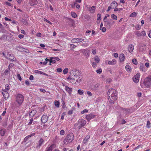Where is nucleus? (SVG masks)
Wrapping results in <instances>:
<instances>
[{"mask_svg": "<svg viewBox=\"0 0 151 151\" xmlns=\"http://www.w3.org/2000/svg\"><path fill=\"white\" fill-rule=\"evenodd\" d=\"M108 95L109 102L111 104H114L117 99L116 91L113 88L110 89L108 90Z\"/></svg>", "mask_w": 151, "mask_h": 151, "instance_id": "nucleus-1", "label": "nucleus"}, {"mask_svg": "<svg viewBox=\"0 0 151 151\" xmlns=\"http://www.w3.org/2000/svg\"><path fill=\"white\" fill-rule=\"evenodd\" d=\"M140 85L142 88H144L145 87H149L151 85V76L146 77L144 80L143 83L140 82Z\"/></svg>", "mask_w": 151, "mask_h": 151, "instance_id": "nucleus-2", "label": "nucleus"}, {"mask_svg": "<svg viewBox=\"0 0 151 151\" xmlns=\"http://www.w3.org/2000/svg\"><path fill=\"white\" fill-rule=\"evenodd\" d=\"M74 139V136L72 133L68 134L64 140L63 142L65 145H68L71 143Z\"/></svg>", "mask_w": 151, "mask_h": 151, "instance_id": "nucleus-3", "label": "nucleus"}, {"mask_svg": "<svg viewBox=\"0 0 151 151\" xmlns=\"http://www.w3.org/2000/svg\"><path fill=\"white\" fill-rule=\"evenodd\" d=\"M24 97L21 94L18 93L16 96V102L19 105H21L24 101Z\"/></svg>", "mask_w": 151, "mask_h": 151, "instance_id": "nucleus-4", "label": "nucleus"}, {"mask_svg": "<svg viewBox=\"0 0 151 151\" xmlns=\"http://www.w3.org/2000/svg\"><path fill=\"white\" fill-rule=\"evenodd\" d=\"M119 110L124 112L126 115L127 114H130L133 112V111H132V109L131 108H126L120 107L119 108Z\"/></svg>", "mask_w": 151, "mask_h": 151, "instance_id": "nucleus-5", "label": "nucleus"}, {"mask_svg": "<svg viewBox=\"0 0 151 151\" xmlns=\"http://www.w3.org/2000/svg\"><path fill=\"white\" fill-rule=\"evenodd\" d=\"M78 122L79 124L78 128V129H80L82 127H83L86 124V122L83 119H80L78 121Z\"/></svg>", "mask_w": 151, "mask_h": 151, "instance_id": "nucleus-6", "label": "nucleus"}, {"mask_svg": "<svg viewBox=\"0 0 151 151\" xmlns=\"http://www.w3.org/2000/svg\"><path fill=\"white\" fill-rule=\"evenodd\" d=\"M73 78H74L76 81V83H79L81 81L82 77L80 75L78 74L77 75H73Z\"/></svg>", "mask_w": 151, "mask_h": 151, "instance_id": "nucleus-7", "label": "nucleus"}, {"mask_svg": "<svg viewBox=\"0 0 151 151\" xmlns=\"http://www.w3.org/2000/svg\"><path fill=\"white\" fill-rule=\"evenodd\" d=\"M81 51L83 55L86 56V58H88L89 56L90 50L88 48L82 50Z\"/></svg>", "mask_w": 151, "mask_h": 151, "instance_id": "nucleus-8", "label": "nucleus"}, {"mask_svg": "<svg viewBox=\"0 0 151 151\" xmlns=\"http://www.w3.org/2000/svg\"><path fill=\"white\" fill-rule=\"evenodd\" d=\"M95 116L96 115L93 114L91 113L86 115V119L87 120V121L89 122L91 119L94 118Z\"/></svg>", "mask_w": 151, "mask_h": 151, "instance_id": "nucleus-9", "label": "nucleus"}, {"mask_svg": "<svg viewBox=\"0 0 151 151\" xmlns=\"http://www.w3.org/2000/svg\"><path fill=\"white\" fill-rule=\"evenodd\" d=\"M84 39L83 38H74L72 39L71 42L73 43L80 42L83 41Z\"/></svg>", "mask_w": 151, "mask_h": 151, "instance_id": "nucleus-10", "label": "nucleus"}, {"mask_svg": "<svg viewBox=\"0 0 151 151\" xmlns=\"http://www.w3.org/2000/svg\"><path fill=\"white\" fill-rule=\"evenodd\" d=\"M139 77L140 75L139 74H136L133 78V81L136 83H138L139 80Z\"/></svg>", "mask_w": 151, "mask_h": 151, "instance_id": "nucleus-11", "label": "nucleus"}, {"mask_svg": "<svg viewBox=\"0 0 151 151\" xmlns=\"http://www.w3.org/2000/svg\"><path fill=\"white\" fill-rule=\"evenodd\" d=\"M139 51L143 52L145 50L146 46L143 44H139Z\"/></svg>", "mask_w": 151, "mask_h": 151, "instance_id": "nucleus-12", "label": "nucleus"}, {"mask_svg": "<svg viewBox=\"0 0 151 151\" xmlns=\"http://www.w3.org/2000/svg\"><path fill=\"white\" fill-rule=\"evenodd\" d=\"M48 120V117L46 115H43L41 118L42 122L45 124L46 123Z\"/></svg>", "mask_w": 151, "mask_h": 151, "instance_id": "nucleus-13", "label": "nucleus"}, {"mask_svg": "<svg viewBox=\"0 0 151 151\" xmlns=\"http://www.w3.org/2000/svg\"><path fill=\"white\" fill-rule=\"evenodd\" d=\"M44 142V140L42 138H41L38 143L37 145L36 148L38 149L39 148L43 143Z\"/></svg>", "mask_w": 151, "mask_h": 151, "instance_id": "nucleus-14", "label": "nucleus"}, {"mask_svg": "<svg viewBox=\"0 0 151 151\" xmlns=\"http://www.w3.org/2000/svg\"><path fill=\"white\" fill-rule=\"evenodd\" d=\"M2 92V94L5 99H8L9 97V93L7 92V91H4Z\"/></svg>", "mask_w": 151, "mask_h": 151, "instance_id": "nucleus-15", "label": "nucleus"}, {"mask_svg": "<svg viewBox=\"0 0 151 151\" xmlns=\"http://www.w3.org/2000/svg\"><path fill=\"white\" fill-rule=\"evenodd\" d=\"M112 21V20L110 19L109 20H108L107 22H106V23H104V26L108 28H110L111 25V22Z\"/></svg>", "mask_w": 151, "mask_h": 151, "instance_id": "nucleus-16", "label": "nucleus"}, {"mask_svg": "<svg viewBox=\"0 0 151 151\" xmlns=\"http://www.w3.org/2000/svg\"><path fill=\"white\" fill-rule=\"evenodd\" d=\"M65 90L67 92L69 95H70L72 92V88L69 87L67 86H65Z\"/></svg>", "mask_w": 151, "mask_h": 151, "instance_id": "nucleus-17", "label": "nucleus"}, {"mask_svg": "<svg viewBox=\"0 0 151 151\" xmlns=\"http://www.w3.org/2000/svg\"><path fill=\"white\" fill-rule=\"evenodd\" d=\"M90 138V136L89 135H86V136L85 137L84 139L83 140V144H86L88 142V139Z\"/></svg>", "mask_w": 151, "mask_h": 151, "instance_id": "nucleus-18", "label": "nucleus"}, {"mask_svg": "<svg viewBox=\"0 0 151 151\" xmlns=\"http://www.w3.org/2000/svg\"><path fill=\"white\" fill-rule=\"evenodd\" d=\"M29 3L31 6L36 5L37 3V0H29Z\"/></svg>", "mask_w": 151, "mask_h": 151, "instance_id": "nucleus-19", "label": "nucleus"}, {"mask_svg": "<svg viewBox=\"0 0 151 151\" xmlns=\"http://www.w3.org/2000/svg\"><path fill=\"white\" fill-rule=\"evenodd\" d=\"M37 111L35 110L31 111L29 113V116L30 117H32L36 113Z\"/></svg>", "mask_w": 151, "mask_h": 151, "instance_id": "nucleus-20", "label": "nucleus"}, {"mask_svg": "<svg viewBox=\"0 0 151 151\" xmlns=\"http://www.w3.org/2000/svg\"><path fill=\"white\" fill-rule=\"evenodd\" d=\"M139 69L140 71L142 72H145L146 71L145 68H144V64L142 63H141L139 65Z\"/></svg>", "mask_w": 151, "mask_h": 151, "instance_id": "nucleus-21", "label": "nucleus"}, {"mask_svg": "<svg viewBox=\"0 0 151 151\" xmlns=\"http://www.w3.org/2000/svg\"><path fill=\"white\" fill-rule=\"evenodd\" d=\"M134 49V46L132 45L131 44L129 45L128 47V50L129 51L130 53L133 51Z\"/></svg>", "mask_w": 151, "mask_h": 151, "instance_id": "nucleus-22", "label": "nucleus"}, {"mask_svg": "<svg viewBox=\"0 0 151 151\" xmlns=\"http://www.w3.org/2000/svg\"><path fill=\"white\" fill-rule=\"evenodd\" d=\"M111 6L112 7V9H114L118 5L117 3L115 1H113L111 4Z\"/></svg>", "mask_w": 151, "mask_h": 151, "instance_id": "nucleus-23", "label": "nucleus"}, {"mask_svg": "<svg viewBox=\"0 0 151 151\" xmlns=\"http://www.w3.org/2000/svg\"><path fill=\"white\" fill-rule=\"evenodd\" d=\"M124 55L123 54H121L119 55V59L121 62L123 61L124 59Z\"/></svg>", "mask_w": 151, "mask_h": 151, "instance_id": "nucleus-24", "label": "nucleus"}, {"mask_svg": "<svg viewBox=\"0 0 151 151\" xmlns=\"http://www.w3.org/2000/svg\"><path fill=\"white\" fill-rule=\"evenodd\" d=\"M53 145H52L49 147H47L45 151H52Z\"/></svg>", "mask_w": 151, "mask_h": 151, "instance_id": "nucleus-25", "label": "nucleus"}, {"mask_svg": "<svg viewBox=\"0 0 151 151\" xmlns=\"http://www.w3.org/2000/svg\"><path fill=\"white\" fill-rule=\"evenodd\" d=\"M6 132V129H1L0 130V134L1 136H4L5 133Z\"/></svg>", "mask_w": 151, "mask_h": 151, "instance_id": "nucleus-26", "label": "nucleus"}, {"mask_svg": "<svg viewBox=\"0 0 151 151\" xmlns=\"http://www.w3.org/2000/svg\"><path fill=\"white\" fill-rule=\"evenodd\" d=\"M125 69L128 72H130L131 70V68L130 66L128 65H127L125 66Z\"/></svg>", "mask_w": 151, "mask_h": 151, "instance_id": "nucleus-27", "label": "nucleus"}, {"mask_svg": "<svg viewBox=\"0 0 151 151\" xmlns=\"http://www.w3.org/2000/svg\"><path fill=\"white\" fill-rule=\"evenodd\" d=\"M116 63V61L115 59H113L112 61H110L108 62L109 65H114Z\"/></svg>", "mask_w": 151, "mask_h": 151, "instance_id": "nucleus-28", "label": "nucleus"}, {"mask_svg": "<svg viewBox=\"0 0 151 151\" xmlns=\"http://www.w3.org/2000/svg\"><path fill=\"white\" fill-rule=\"evenodd\" d=\"M10 87L8 84H7L5 85V89H3V91H8L9 90Z\"/></svg>", "mask_w": 151, "mask_h": 151, "instance_id": "nucleus-29", "label": "nucleus"}, {"mask_svg": "<svg viewBox=\"0 0 151 151\" xmlns=\"http://www.w3.org/2000/svg\"><path fill=\"white\" fill-rule=\"evenodd\" d=\"M89 10L91 13H93L95 10V6H93L92 7L89 8Z\"/></svg>", "mask_w": 151, "mask_h": 151, "instance_id": "nucleus-30", "label": "nucleus"}, {"mask_svg": "<svg viewBox=\"0 0 151 151\" xmlns=\"http://www.w3.org/2000/svg\"><path fill=\"white\" fill-rule=\"evenodd\" d=\"M11 56V57H10L8 58V59H9L11 61H15L17 60L16 58L13 55H12Z\"/></svg>", "mask_w": 151, "mask_h": 151, "instance_id": "nucleus-31", "label": "nucleus"}, {"mask_svg": "<svg viewBox=\"0 0 151 151\" xmlns=\"http://www.w3.org/2000/svg\"><path fill=\"white\" fill-rule=\"evenodd\" d=\"M10 71L7 69H6L3 73L4 75L6 76L9 73Z\"/></svg>", "mask_w": 151, "mask_h": 151, "instance_id": "nucleus-32", "label": "nucleus"}, {"mask_svg": "<svg viewBox=\"0 0 151 151\" xmlns=\"http://www.w3.org/2000/svg\"><path fill=\"white\" fill-rule=\"evenodd\" d=\"M55 105L57 107H59L60 105V102L58 101H55Z\"/></svg>", "mask_w": 151, "mask_h": 151, "instance_id": "nucleus-33", "label": "nucleus"}, {"mask_svg": "<svg viewBox=\"0 0 151 151\" xmlns=\"http://www.w3.org/2000/svg\"><path fill=\"white\" fill-rule=\"evenodd\" d=\"M78 92L79 94L80 95H83V91L81 89H79L78 91Z\"/></svg>", "mask_w": 151, "mask_h": 151, "instance_id": "nucleus-34", "label": "nucleus"}, {"mask_svg": "<svg viewBox=\"0 0 151 151\" xmlns=\"http://www.w3.org/2000/svg\"><path fill=\"white\" fill-rule=\"evenodd\" d=\"M71 14L72 17L73 18H75L77 17V14H76L74 12H71Z\"/></svg>", "mask_w": 151, "mask_h": 151, "instance_id": "nucleus-35", "label": "nucleus"}, {"mask_svg": "<svg viewBox=\"0 0 151 151\" xmlns=\"http://www.w3.org/2000/svg\"><path fill=\"white\" fill-rule=\"evenodd\" d=\"M111 17L112 19H114L115 20H117V17L114 14H112L111 15Z\"/></svg>", "mask_w": 151, "mask_h": 151, "instance_id": "nucleus-36", "label": "nucleus"}, {"mask_svg": "<svg viewBox=\"0 0 151 151\" xmlns=\"http://www.w3.org/2000/svg\"><path fill=\"white\" fill-rule=\"evenodd\" d=\"M34 72L35 73H36L40 74L42 75H43L44 73V72H43L42 71H41L37 70H34Z\"/></svg>", "mask_w": 151, "mask_h": 151, "instance_id": "nucleus-37", "label": "nucleus"}, {"mask_svg": "<svg viewBox=\"0 0 151 151\" xmlns=\"http://www.w3.org/2000/svg\"><path fill=\"white\" fill-rule=\"evenodd\" d=\"M94 60L97 63H98L100 59L98 56H96L94 58Z\"/></svg>", "mask_w": 151, "mask_h": 151, "instance_id": "nucleus-38", "label": "nucleus"}, {"mask_svg": "<svg viewBox=\"0 0 151 151\" xmlns=\"http://www.w3.org/2000/svg\"><path fill=\"white\" fill-rule=\"evenodd\" d=\"M135 28L137 30H139L141 28V26L139 24H138L135 26Z\"/></svg>", "mask_w": 151, "mask_h": 151, "instance_id": "nucleus-39", "label": "nucleus"}, {"mask_svg": "<svg viewBox=\"0 0 151 151\" xmlns=\"http://www.w3.org/2000/svg\"><path fill=\"white\" fill-rule=\"evenodd\" d=\"M88 112V110L85 109L83 110L82 111H81V114H83L85 113H87Z\"/></svg>", "mask_w": 151, "mask_h": 151, "instance_id": "nucleus-40", "label": "nucleus"}, {"mask_svg": "<svg viewBox=\"0 0 151 151\" xmlns=\"http://www.w3.org/2000/svg\"><path fill=\"white\" fill-rule=\"evenodd\" d=\"M150 124H151V123L149 121H148L147 122V125H146V127H147V128H149L150 127Z\"/></svg>", "mask_w": 151, "mask_h": 151, "instance_id": "nucleus-41", "label": "nucleus"}, {"mask_svg": "<svg viewBox=\"0 0 151 151\" xmlns=\"http://www.w3.org/2000/svg\"><path fill=\"white\" fill-rule=\"evenodd\" d=\"M132 62L135 65H137V60L135 59H133L132 60Z\"/></svg>", "mask_w": 151, "mask_h": 151, "instance_id": "nucleus-42", "label": "nucleus"}, {"mask_svg": "<svg viewBox=\"0 0 151 151\" xmlns=\"http://www.w3.org/2000/svg\"><path fill=\"white\" fill-rule=\"evenodd\" d=\"M123 10V9L122 8H115L114 10V12H116L117 11H121Z\"/></svg>", "mask_w": 151, "mask_h": 151, "instance_id": "nucleus-43", "label": "nucleus"}, {"mask_svg": "<svg viewBox=\"0 0 151 151\" xmlns=\"http://www.w3.org/2000/svg\"><path fill=\"white\" fill-rule=\"evenodd\" d=\"M101 15L100 14H98L97 15V20H100L101 19Z\"/></svg>", "mask_w": 151, "mask_h": 151, "instance_id": "nucleus-44", "label": "nucleus"}, {"mask_svg": "<svg viewBox=\"0 0 151 151\" xmlns=\"http://www.w3.org/2000/svg\"><path fill=\"white\" fill-rule=\"evenodd\" d=\"M68 68H66L65 69L63 70V73L65 74H66L68 73Z\"/></svg>", "mask_w": 151, "mask_h": 151, "instance_id": "nucleus-45", "label": "nucleus"}, {"mask_svg": "<svg viewBox=\"0 0 151 151\" xmlns=\"http://www.w3.org/2000/svg\"><path fill=\"white\" fill-rule=\"evenodd\" d=\"M102 69L101 68H99V69L96 70V72L97 73L99 74H101L102 73Z\"/></svg>", "mask_w": 151, "mask_h": 151, "instance_id": "nucleus-46", "label": "nucleus"}, {"mask_svg": "<svg viewBox=\"0 0 151 151\" xmlns=\"http://www.w3.org/2000/svg\"><path fill=\"white\" fill-rule=\"evenodd\" d=\"M81 45L84 47H86L88 46V43H84L82 44Z\"/></svg>", "mask_w": 151, "mask_h": 151, "instance_id": "nucleus-47", "label": "nucleus"}, {"mask_svg": "<svg viewBox=\"0 0 151 151\" xmlns=\"http://www.w3.org/2000/svg\"><path fill=\"white\" fill-rule=\"evenodd\" d=\"M33 119L32 118L29 120V122L28 123V125L29 126L31 125L33 122Z\"/></svg>", "mask_w": 151, "mask_h": 151, "instance_id": "nucleus-48", "label": "nucleus"}, {"mask_svg": "<svg viewBox=\"0 0 151 151\" xmlns=\"http://www.w3.org/2000/svg\"><path fill=\"white\" fill-rule=\"evenodd\" d=\"M135 34L138 37H140L141 36V33L139 32H137Z\"/></svg>", "mask_w": 151, "mask_h": 151, "instance_id": "nucleus-49", "label": "nucleus"}, {"mask_svg": "<svg viewBox=\"0 0 151 151\" xmlns=\"http://www.w3.org/2000/svg\"><path fill=\"white\" fill-rule=\"evenodd\" d=\"M137 15V14L135 12H133L130 15V17H134L136 16Z\"/></svg>", "mask_w": 151, "mask_h": 151, "instance_id": "nucleus-50", "label": "nucleus"}, {"mask_svg": "<svg viewBox=\"0 0 151 151\" xmlns=\"http://www.w3.org/2000/svg\"><path fill=\"white\" fill-rule=\"evenodd\" d=\"M22 22L23 24L24 25H26L27 24V21L25 19H22Z\"/></svg>", "mask_w": 151, "mask_h": 151, "instance_id": "nucleus-51", "label": "nucleus"}, {"mask_svg": "<svg viewBox=\"0 0 151 151\" xmlns=\"http://www.w3.org/2000/svg\"><path fill=\"white\" fill-rule=\"evenodd\" d=\"M17 77L19 81H21L22 80V78L19 74H18L17 75Z\"/></svg>", "mask_w": 151, "mask_h": 151, "instance_id": "nucleus-52", "label": "nucleus"}, {"mask_svg": "<svg viewBox=\"0 0 151 151\" xmlns=\"http://www.w3.org/2000/svg\"><path fill=\"white\" fill-rule=\"evenodd\" d=\"M50 63H55V60H53L52 59H50Z\"/></svg>", "mask_w": 151, "mask_h": 151, "instance_id": "nucleus-53", "label": "nucleus"}, {"mask_svg": "<svg viewBox=\"0 0 151 151\" xmlns=\"http://www.w3.org/2000/svg\"><path fill=\"white\" fill-rule=\"evenodd\" d=\"M92 66L94 68H95L96 67V63L95 62H93L92 64Z\"/></svg>", "mask_w": 151, "mask_h": 151, "instance_id": "nucleus-54", "label": "nucleus"}, {"mask_svg": "<svg viewBox=\"0 0 151 151\" xmlns=\"http://www.w3.org/2000/svg\"><path fill=\"white\" fill-rule=\"evenodd\" d=\"M65 133V131L63 130H61L60 132V134L61 135H63Z\"/></svg>", "mask_w": 151, "mask_h": 151, "instance_id": "nucleus-55", "label": "nucleus"}, {"mask_svg": "<svg viewBox=\"0 0 151 151\" xmlns=\"http://www.w3.org/2000/svg\"><path fill=\"white\" fill-rule=\"evenodd\" d=\"M92 52L93 54H95L96 53V50L95 49H93L92 50Z\"/></svg>", "mask_w": 151, "mask_h": 151, "instance_id": "nucleus-56", "label": "nucleus"}, {"mask_svg": "<svg viewBox=\"0 0 151 151\" xmlns=\"http://www.w3.org/2000/svg\"><path fill=\"white\" fill-rule=\"evenodd\" d=\"M75 80L74 78H73V76L72 77H71V78L70 79V82L71 83L74 82L75 81Z\"/></svg>", "mask_w": 151, "mask_h": 151, "instance_id": "nucleus-57", "label": "nucleus"}, {"mask_svg": "<svg viewBox=\"0 0 151 151\" xmlns=\"http://www.w3.org/2000/svg\"><path fill=\"white\" fill-rule=\"evenodd\" d=\"M57 72L60 73L62 72V69L61 68H58L57 69Z\"/></svg>", "mask_w": 151, "mask_h": 151, "instance_id": "nucleus-58", "label": "nucleus"}, {"mask_svg": "<svg viewBox=\"0 0 151 151\" xmlns=\"http://www.w3.org/2000/svg\"><path fill=\"white\" fill-rule=\"evenodd\" d=\"M44 20L47 22L49 23L50 24H52V23L48 20H47V19L44 18Z\"/></svg>", "mask_w": 151, "mask_h": 151, "instance_id": "nucleus-59", "label": "nucleus"}, {"mask_svg": "<svg viewBox=\"0 0 151 151\" xmlns=\"http://www.w3.org/2000/svg\"><path fill=\"white\" fill-rule=\"evenodd\" d=\"M18 37L20 39H22L24 37V36L23 35L19 34L18 35Z\"/></svg>", "mask_w": 151, "mask_h": 151, "instance_id": "nucleus-60", "label": "nucleus"}, {"mask_svg": "<svg viewBox=\"0 0 151 151\" xmlns=\"http://www.w3.org/2000/svg\"><path fill=\"white\" fill-rule=\"evenodd\" d=\"M87 94L89 96H91L92 95L91 93L89 91H88L87 92Z\"/></svg>", "mask_w": 151, "mask_h": 151, "instance_id": "nucleus-61", "label": "nucleus"}, {"mask_svg": "<svg viewBox=\"0 0 151 151\" xmlns=\"http://www.w3.org/2000/svg\"><path fill=\"white\" fill-rule=\"evenodd\" d=\"M5 3L7 5L9 6H12V4L9 2L6 1L5 2Z\"/></svg>", "mask_w": 151, "mask_h": 151, "instance_id": "nucleus-62", "label": "nucleus"}, {"mask_svg": "<svg viewBox=\"0 0 151 151\" xmlns=\"http://www.w3.org/2000/svg\"><path fill=\"white\" fill-rule=\"evenodd\" d=\"M101 29V30L103 32H104L106 30V29L105 27H102Z\"/></svg>", "mask_w": 151, "mask_h": 151, "instance_id": "nucleus-63", "label": "nucleus"}, {"mask_svg": "<svg viewBox=\"0 0 151 151\" xmlns=\"http://www.w3.org/2000/svg\"><path fill=\"white\" fill-rule=\"evenodd\" d=\"M29 79L30 80H31V81L33 80L34 76H32V75H30L29 77Z\"/></svg>", "mask_w": 151, "mask_h": 151, "instance_id": "nucleus-64", "label": "nucleus"}]
</instances>
